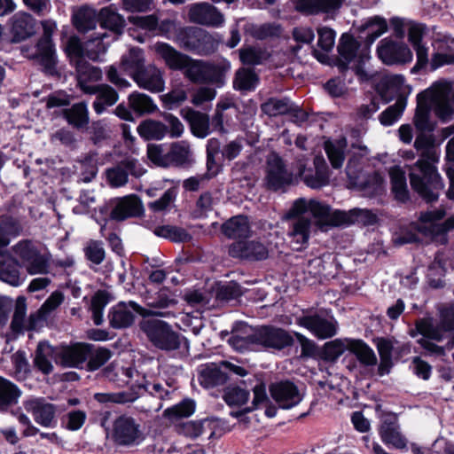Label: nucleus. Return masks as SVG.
I'll list each match as a JSON object with an SVG mask.
<instances>
[{"mask_svg":"<svg viewBox=\"0 0 454 454\" xmlns=\"http://www.w3.org/2000/svg\"><path fill=\"white\" fill-rule=\"evenodd\" d=\"M414 147L421 153L420 159L409 166L411 185L427 202L435 201L443 189V183L433 165L437 160L433 137L427 132H419L414 141Z\"/></svg>","mask_w":454,"mask_h":454,"instance_id":"1","label":"nucleus"},{"mask_svg":"<svg viewBox=\"0 0 454 454\" xmlns=\"http://www.w3.org/2000/svg\"><path fill=\"white\" fill-rule=\"evenodd\" d=\"M156 54L166 67L173 71H182L184 76L193 83L223 84V70L214 63L195 59L166 43L158 42L153 45Z\"/></svg>","mask_w":454,"mask_h":454,"instance_id":"2","label":"nucleus"},{"mask_svg":"<svg viewBox=\"0 0 454 454\" xmlns=\"http://www.w3.org/2000/svg\"><path fill=\"white\" fill-rule=\"evenodd\" d=\"M434 105L435 115L442 122H448L454 118V90L450 82H440L417 97V107L413 117V124L419 132H432L434 123L431 121L430 106Z\"/></svg>","mask_w":454,"mask_h":454,"instance_id":"3","label":"nucleus"},{"mask_svg":"<svg viewBox=\"0 0 454 454\" xmlns=\"http://www.w3.org/2000/svg\"><path fill=\"white\" fill-rule=\"evenodd\" d=\"M445 215L446 212L443 208L422 212L418 223L401 229L400 233H396L393 237L394 244L403 246L417 242L419 241L417 232L431 238L432 240L437 243L446 244L448 242L447 233L454 230V215L439 223L438 221L442 220Z\"/></svg>","mask_w":454,"mask_h":454,"instance_id":"4","label":"nucleus"},{"mask_svg":"<svg viewBox=\"0 0 454 454\" xmlns=\"http://www.w3.org/2000/svg\"><path fill=\"white\" fill-rule=\"evenodd\" d=\"M42 26L43 34L36 44L35 53L30 56V59L46 75L59 77L60 73L58 70V57L51 40L55 26L48 21H43Z\"/></svg>","mask_w":454,"mask_h":454,"instance_id":"5","label":"nucleus"},{"mask_svg":"<svg viewBox=\"0 0 454 454\" xmlns=\"http://www.w3.org/2000/svg\"><path fill=\"white\" fill-rule=\"evenodd\" d=\"M176 41L181 48L201 56L215 52L218 45L211 34L197 27L180 28Z\"/></svg>","mask_w":454,"mask_h":454,"instance_id":"6","label":"nucleus"},{"mask_svg":"<svg viewBox=\"0 0 454 454\" xmlns=\"http://www.w3.org/2000/svg\"><path fill=\"white\" fill-rule=\"evenodd\" d=\"M140 329L149 340L162 350H176L180 347L178 333L174 332L169 325L162 320L144 319L139 324Z\"/></svg>","mask_w":454,"mask_h":454,"instance_id":"7","label":"nucleus"},{"mask_svg":"<svg viewBox=\"0 0 454 454\" xmlns=\"http://www.w3.org/2000/svg\"><path fill=\"white\" fill-rule=\"evenodd\" d=\"M14 308L11 322V333L6 334V341L18 338L24 334L26 329L27 299L25 296H19L15 305L13 300L7 296H0V326H4L8 321L9 314Z\"/></svg>","mask_w":454,"mask_h":454,"instance_id":"8","label":"nucleus"},{"mask_svg":"<svg viewBox=\"0 0 454 454\" xmlns=\"http://www.w3.org/2000/svg\"><path fill=\"white\" fill-rule=\"evenodd\" d=\"M145 439L141 425L132 417H118L113 425V440L119 446L134 447Z\"/></svg>","mask_w":454,"mask_h":454,"instance_id":"9","label":"nucleus"},{"mask_svg":"<svg viewBox=\"0 0 454 454\" xmlns=\"http://www.w3.org/2000/svg\"><path fill=\"white\" fill-rule=\"evenodd\" d=\"M264 182L269 190L277 192L293 184L294 176L286 168L282 158L276 153H270L266 160Z\"/></svg>","mask_w":454,"mask_h":454,"instance_id":"10","label":"nucleus"},{"mask_svg":"<svg viewBox=\"0 0 454 454\" xmlns=\"http://www.w3.org/2000/svg\"><path fill=\"white\" fill-rule=\"evenodd\" d=\"M135 313H137L143 317L164 315L162 313L145 309L132 301L129 302L120 301L109 311V324L114 329L128 328L132 325L135 321Z\"/></svg>","mask_w":454,"mask_h":454,"instance_id":"11","label":"nucleus"},{"mask_svg":"<svg viewBox=\"0 0 454 454\" xmlns=\"http://www.w3.org/2000/svg\"><path fill=\"white\" fill-rule=\"evenodd\" d=\"M310 215L314 223L321 231L343 225L344 211L333 210L332 207L317 200H310Z\"/></svg>","mask_w":454,"mask_h":454,"instance_id":"12","label":"nucleus"},{"mask_svg":"<svg viewBox=\"0 0 454 454\" xmlns=\"http://www.w3.org/2000/svg\"><path fill=\"white\" fill-rule=\"evenodd\" d=\"M358 43L352 36L344 35L340 38V42L338 45L339 59L337 60V67L340 71L343 72L348 68V64L354 61V66L350 68L354 69L356 74H361V62L364 59H368L367 53H363L357 57Z\"/></svg>","mask_w":454,"mask_h":454,"instance_id":"13","label":"nucleus"},{"mask_svg":"<svg viewBox=\"0 0 454 454\" xmlns=\"http://www.w3.org/2000/svg\"><path fill=\"white\" fill-rule=\"evenodd\" d=\"M254 338L256 344L278 350L292 346L294 343V339L287 331L270 325L256 328Z\"/></svg>","mask_w":454,"mask_h":454,"instance_id":"14","label":"nucleus"},{"mask_svg":"<svg viewBox=\"0 0 454 454\" xmlns=\"http://www.w3.org/2000/svg\"><path fill=\"white\" fill-rule=\"evenodd\" d=\"M145 173L141 163L134 158H125L106 170L107 180L111 186L121 187L128 183L129 175L140 177Z\"/></svg>","mask_w":454,"mask_h":454,"instance_id":"15","label":"nucleus"},{"mask_svg":"<svg viewBox=\"0 0 454 454\" xmlns=\"http://www.w3.org/2000/svg\"><path fill=\"white\" fill-rule=\"evenodd\" d=\"M377 52L379 58L387 65L409 63L413 58L411 51L406 44L387 38L380 42Z\"/></svg>","mask_w":454,"mask_h":454,"instance_id":"16","label":"nucleus"},{"mask_svg":"<svg viewBox=\"0 0 454 454\" xmlns=\"http://www.w3.org/2000/svg\"><path fill=\"white\" fill-rule=\"evenodd\" d=\"M188 17L191 22L207 27H218L224 23L223 14L215 5L207 2L191 4Z\"/></svg>","mask_w":454,"mask_h":454,"instance_id":"17","label":"nucleus"},{"mask_svg":"<svg viewBox=\"0 0 454 454\" xmlns=\"http://www.w3.org/2000/svg\"><path fill=\"white\" fill-rule=\"evenodd\" d=\"M303 159L297 160L298 174L302 177L307 186L312 189H319L329 183V170L325 159L316 156L314 159L315 171H307Z\"/></svg>","mask_w":454,"mask_h":454,"instance_id":"18","label":"nucleus"},{"mask_svg":"<svg viewBox=\"0 0 454 454\" xmlns=\"http://www.w3.org/2000/svg\"><path fill=\"white\" fill-rule=\"evenodd\" d=\"M297 324L321 340L332 338L337 333V322L332 317L327 318L317 314L300 317Z\"/></svg>","mask_w":454,"mask_h":454,"instance_id":"19","label":"nucleus"},{"mask_svg":"<svg viewBox=\"0 0 454 454\" xmlns=\"http://www.w3.org/2000/svg\"><path fill=\"white\" fill-rule=\"evenodd\" d=\"M229 254L250 262L263 261L269 257V249L258 240L238 241L230 246Z\"/></svg>","mask_w":454,"mask_h":454,"instance_id":"20","label":"nucleus"},{"mask_svg":"<svg viewBox=\"0 0 454 454\" xmlns=\"http://www.w3.org/2000/svg\"><path fill=\"white\" fill-rule=\"evenodd\" d=\"M140 89L158 93L164 90L163 72L154 65L145 66L131 77Z\"/></svg>","mask_w":454,"mask_h":454,"instance_id":"21","label":"nucleus"},{"mask_svg":"<svg viewBox=\"0 0 454 454\" xmlns=\"http://www.w3.org/2000/svg\"><path fill=\"white\" fill-rule=\"evenodd\" d=\"M91 351V344L78 342L63 346L58 353V361L64 367L82 368L88 360Z\"/></svg>","mask_w":454,"mask_h":454,"instance_id":"22","label":"nucleus"},{"mask_svg":"<svg viewBox=\"0 0 454 454\" xmlns=\"http://www.w3.org/2000/svg\"><path fill=\"white\" fill-rule=\"evenodd\" d=\"M74 67L76 72L77 86L83 93L93 95L98 86L93 83L102 79V70L86 60H79Z\"/></svg>","mask_w":454,"mask_h":454,"instance_id":"23","label":"nucleus"},{"mask_svg":"<svg viewBox=\"0 0 454 454\" xmlns=\"http://www.w3.org/2000/svg\"><path fill=\"white\" fill-rule=\"evenodd\" d=\"M270 391L272 398L283 409H290L302 399L297 387L289 380L271 384Z\"/></svg>","mask_w":454,"mask_h":454,"instance_id":"24","label":"nucleus"},{"mask_svg":"<svg viewBox=\"0 0 454 454\" xmlns=\"http://www.w3.org/2000/svg\"><path fill=\"white\" fill-rule=\"evenodd\" d=\"M20 262L0 250V280L12 286H20L26 276L20 272Z\"/></svg>","mask_w":454,"mask_h":454,"instance_id":"25","label":"nucleus"},{"mask_svg":"<svg viewBox=\"0 0 454 454\" xmlns=\"http://www.w3.org/2000/svg\"><path fill=\"white\" fill-rule=\"evenodd\" d=\"M311 226V220L305 216L296 217L291 222L287 236L294 249L301 250L308 245Z\"/></svg>","mask_w":454,"mask_h":454,"instance_id":"26","label":"nucleus"},{"mask_svg":"<svg viewBox=\"0 0 454 454\" xmlns=\"http://www.w3.org/2000/svg\"><path fill=\"white\" fill-rule=\"evenodd\" d=\"M296 10L310 15L332 14L340 9L345 0H294Z\"/></svg>","mask_w":454,"mask_h":454,"instance_id":"27","label":"nucleus"},{"mask_svg":"<svg viewBox=\"0 0 454 454\" xmlns=\"http://www.w3.org/2000/svg\"><path fill=\"white\" fill-rule=\"evenodd\" d=\"M415 326L416 329L411 332L412 337H415L417 333L422 335L421 338H427L429 340L439 342L450 336V333L441 321L436 323L431 317L418 320Z\"/></svg>","mask_w":454,"mask_h":454,"instance_id":"28","label":"nucleus"},{"mask_svg":"<svg viewBox=\"0 0 454 454\" xmlns=\"http://www.w3.org/2000/svg\"><path fill=\"white\" fill-rule=\"evenodd\" d=\"M142 204L136 195L125 196L119 199L111 211V219L121 222L130 217L137 216L142 212Z\"/></svg>","mask_w":454,"mask_h":454,"instance_id":"29","label":"nucleus"},{"mask_svg":"<svg viewBox=\"0 0 454 454\" xmlns=\"http://www.w3.org/2000/svg\"><path fill=\"white\" fill-rule=\"evenodd\" d=\"M254 335L255 329L247 324L239 323L232 329L228 343L234 349L243 352L248 349L250 345L256 344Z\"/></svg>","mask_w":454,"mask_h":454,"instance_id":"30","label":"nucleus"},{"mask_svg":"<svg viewBox=\"0 0 454 454\" xmlns=\"http://www.w3.org/2000/svg\"><path fill=\"white\" fill-rule=\"evenodd\" d=\"M380 434L382 442L386 444H391L396 449L406 447V439L399 432L396 419L392 415L387 416L382 420L380 427Z\"/></svg>","mask_w":454,"mask_h":454,"instance_id":"31","label":"nucleus"},{"mask_svg":"<svg viewBox=\"0 0 454 454\" xmlns=\"http://www.w3.org/2000/svg\"><path fill=\"white\" fill-rule=\"evenodd\" d=\"M104 376L110 382H113L118 387H123L135 381L136 379L141 380L140 373L132 367H120L115 364H110L103 371Z\"/></svg>","mask_w":454,"mask_h":454,"instance_id":"32","label":"nucleus"},{"mask_svg":"<svg viewBox=\"0 0 454 454\" xmlns=\"http://www.w3.org/2000/svg\"><path fill=\"white\" fill-rule=\"evenodd\" d=\"M169 167L186 168L193 164V153L191 145L186 141L172 143L168 150Z\"/></svg>","mask_w":454,"mask_h":454,"instance_id":"33","label":"nucleus"},{"mask_svg":"<svg viewBox=\"0 0 454 454\" xmlns=\"http://www.w3.org/2000/svg\"><path fill=\"white\" fill-rule=\"evenodd\" d=\"M227 379L226 373L215 364H205L199 369L198 380L205 388L223 385L227 381Z\"/></svg>","mask_w":454,"mask_h":454,"instance_id":"34","label":"nucleus"},{"mask_svg":"<svg viewBox=\"0 0 454 454\" xmlns=\"http://www.w3.org/2000/svg\"><path fill=\"white\" fill-rule=\"evenodd\" d=\"M184 118L190 125L192 133L199 137L204 138L210 133V120L207 114L188 108Z\"/></svg>","mask_w":454,"mask_h":454,"instance_id":"35","label":"nucleus"},{"mask_svg":"<svg viewBox=\"0 0 454 454\" xmlns=\"http://www.w3.org/2000/svg\"><path fill=\"white\" fill-rule=\"evenodd\" d=\"M98 14L96 10L89 6H82L74 12L73 23L80 33H87L96 28Z\"/></svg>","mask_w":454,"mask_h":454,"instance_id":"36","label":"nucleus"},{"mask_svg":"<svg viewBox=\"0 0 454 454\" xmlns=\"http://www.w3.org/2000/svg\"><path fill=\"white\" fill-rule=\"evenodd\" d=\"M63 116L69 125L81 129L88 126L90 115L87 104L79 102L63 110Z\"/></svg>","mask_w":454,"mask_h":454,"instance_id":"37","label":"nucleus"},{"mask_svg":"<svg viewBox=\"0 0 454 454\" xmlns=\"http://www.w3.org/2000/svg\"><path fill=\"white\" fill-rule=\"evenodd\" d=\"M223 233L230 239L247 238L251 235L249 221L247 216L236 215L222 226Z\"/></svg>","mask_w":454,"mask_h":454,"instance_id":"38","label":"nucleus"},{"mask_svg":"<svg viewBox=\"0 0 454 454\" xmlns=\"http://www.w3.org/2000/svg\"><path fill=\"white\" fill-rule=\"evenodd\" d=\"M64 301V294L59 291L53 292L43 302L36 314L30 315V330L34 329L41 322H45L50 314L56 309Z\"/></svg>","mask_w":454,"mask_h":454,"instance_id":"39","label":"nucleus"},{"mask_svg":"<svg viewBox=\"0 0 454 454\" xmlns=\"http://www.w3.org/2000/svg\"><path fill=\"white\" fill-rule=\"evenodd\" d=\"M21 391L11 380L0 376V412L9 411L18 403Z\"/></svg>","mask_w":454,"mask_h":454,"instance_id":"40","label":"nucleus"},{"mask_svg":"<svg viewBox=\"0 0 454 454\" xmlns=\"http://www.w3.org/2000/svg\"><path fill=\"white\" fill-rule=\"evenodd\" d=\"M98 20L103 28H107L117 35H121L125 27L124 18L117 12L114 5L102 8L98 13Z\"/></svg>","mask_w":454,"mask_h":454,"instance_id":"41","label":"nucleus"},{"mask_svg":"<svg viewBox=\"0 0 454 454\" xmlns=\"http://www.w3.org/2000/svg\"><path fill=\"white\" fill-rule=\"evenodd\" d=\"M93 95H97L93 102V109L98 114H101L107 106H114L119 98L117 91L107 84H98Z\"/></svg>","mask_w":454,"mask_h":454,"instance_id":"42","label":"nucleus"},{"mask_svg":"<svg viewBox=\"0 0 454 454\" xmlns=\"http://www.w3.org/2000/svg\"><path fill=\"white\" fill-rule=\"evenodd\" d=\"M51 257L46 247L30 246V275L48 273Z\"/></svg>","mask_w":454,"mask_h":454,"instance_id":"43","label":"nucleus"},{"mask_svg":"<svg viewBox=\"0 0 454 454\" xmlns=\"http://www.w3.org/2000/svg\"><path fill=\"white\" fill-rule=\"evenodd\" d=\"M109 37L106 32H98L90 36L85 43V56L92 61H98L104 55L109 46V42L106 39Z\"/></svg>","mask_w":454,"mask_h":454,"instance_id":"44","label":"nucleus"},{"mask_svg":"<svg viewBox=\"0 0 454 454\" xmlns=\"http://www.w3.org/2000/svg\"><path fill=\"white\" fill-rule=\"evenodd\" d=\"M240 61L247 66H258L265 63L270 57L266 48L247 45L239 50Z\"/></svg>","mask_w":454,"mask_h":454,"instance_id":"45","label":"nucleus"},{"mask_svg":"<svg viewBox=\"0 0 454 454\" xmlns=\"http://www.w3.org/2000/svg\"><path fill=\"white\" fill-rule=\"evenodd\" d=\"M137 130L145 140H160L168 133V128L164 123L153 119L141 121Z\"/></svg>","mask_w":454,"mask_h":454,"instance_id":"46","label":"nucleus"},{"mask_svg":"<svg viewBox=\"0 0 454 454\" xmlns=\"http://www.w3.org/2000/svg\"><path fill=\"white\" fill-rule=\"evenodd\" d=\"M11 41L20 43L28 38V14L24 12L15 13L9 21Z\"/></svg>","mask_w":454,"mask_h":454,"instance_id":"47","label":"nucleus"},{"mask_svg":"<svg viewBox=\"0 0 454 454\" xmlns=\"http://www.w3.org/2000/svg\"><path fill=\"white\" fill-rule=\"evenodd\" d=\"M325 150L332 167L333 168H341L345 160V153L347 150L346 138L325 142Z\"/></svg>","mask_w":454,"mask_h":454,"instance_id":"48","label":"nucleus"},{"mask_svg":"<svg viewBox=\"0 0 454 454\" xmlns=\"http://www.w3.org/2000/svg\"><path fill=\"white\" fill-rule=\"evenodd\" d=\"M389 176L392 184V192L395 199L404 202L409 199L405 172L398 166L390 168Z\"/></svg>","mask_w":454,"mask_h":454,"instance_id":"49","label":"nucleus"},{"mask_svg":"<svg viewBox=\"0 0 454 454\" xmlns=\"http://www.w3.org/2000/svg\"><path fill=\"white\" fill-rule=\"evenodd\" d=\"M128 102L129 107L139 115L152 114L157 109L151 97L138 91L132 92Z\"/></svg>","mask_w":454,"mask_h":454,"instance_id":"50","label":"nucleus"},{"mask_svg":"<svg viewBox=\"0 0 454 454\" xmlns=\"http://www.w3.org/2000/svg\"><path fill=\"white\" fill-rule=\"evenodd\" d=\"M293 109L294 103L286 98H270L261 105L262 112L270 117L287 114Z\"/></svg>","mask_w":454,"mask_h":454,"instance_id":"51","label":"nucleus"},{"mask_svg":"<svg viewBox=\"0 0 454 454\" xmlns=\"http://www.w3.org/2000/svg\"><path fill=\"white\" fill-rule=\"evenodd\" d=\"M21 227L19 222L11 216L0 217V247L9 245L12 239L20 235Z\"/></svg>","mask_w":454,"mask_h":454,"instance_id":"52","label":"nucleus"},{"mask_svg":"<svg viewBox=\"0 0 454 454\" xmlns=\"http://www.w3.org/2000/svg\"><path fill=\"white\" fill-rule=\"evenodd\" d=\"M213 421L204 419L200 421H188L179 426L178 432L191 438H197L203 434L208 433L209 437L213 435Z\"/></svg>","mask_w":454,"mask_h":454,"instance_id":"53","label":"nucleus"},{"mask_svg":"<svg viewBox=\"0 0 454 454\" xmlns=\"http://www.w3.org/2000/svg\"><path fill=\"white\" fill-rule=\"evenodd\" d=\"M349 351L355 354L358 361L364 365L377 364L374 351L361 340H349Z\"/></svg>","mask_w":454,"mask_h":454,"instance_id":"54","label":"nucleus"},{"mask_svg":"<svg viewBox=\"0 0 454 454\" xmlns=\"http://www.w3.org/2000/svg\"><path fill=\"white\" fill-rule=\"evenodd\" d=\"M344 215L343 225L353 223L372 225L377 222V215L369 209L353 208L349 211H344Z\"/></svg>","mask_w":454,"mask_h":454,"instance_id":"55","label":"nucleus"},{"mask_svg":"<svg viewBox=\"0 0 454 454\" xmlns=\"http://www.w3.org/2000/svg\"><path fill=\"white\" fill-rule=\"evenodd\" d=\"M258 81L259 78L253 70L241 67L235 74L233 87L238 90H253Z\"/></svg>","mask_w":454,"mask_h":454,"instance_id":"56","label":"nucleus"},{"mask_svg":"<svg viewBox=\"0 0 454 454\" xmlns=\"http://www.w3.org/2000/svg\"><path fill=\"white\" fill-rule=\"evenodd\" d=\"M64 51L72 66H74L79 60H85V43H82L77 35H71L67 39Z\"/></svg>","mask_w":454,"mask_h":454,"instance_id":"57","label":"nucleus"},{"mask_svg":"<svg viewBox=\"0 0 454 454\" xmlns=\"http://www.w3.org/2000/svg\"><path fill=\"white\" fill-rule=\"evenodd\" d=\"M223 400L229 406H241L249 398V391L240 385H230L224 388Z\"/></svg>","mask_w":454,"mask_h":454,"instance_id":"58","label":"nucleus"},{"mask_svg":"<svg viewBox=\"0 0 454 454\" xmlns=\"http://www.w3.org/2000/svg\"><path fill=\"white\" fill-rule=\"evenodd\" d=\"M53 348L46 342H40L35 357V365L43 373H50L52 369L51 358Z\"/></svg>","mask_w":454,"mask_h":454,"instance_id":"59","label":"nucleus"},{"mask_svg":"<svg viewBox=\"0 0 454 454\" xmlns=\"http://www.w3.org/2000/svg\"><path fill=\"white\" fill-rule=\"evenodd\" d=\"M405 107L406 98L399 97L394 105L389 106L380 114L379 117L380 123L384 126L394 124L402 116Z\"/></svg>","mask_w":454,"mask_h":454,"instance_id":"60","label":"nucleus"},{"mask_svg":"<svg viewBox=\"0 0 454 454\" xmlns=\"http://www.w3.org/2000/svg\"><path fill=\"white\" fill-rule=\"evenodd\" d=\"M98 159L96 153H90L78 161L76 168L81 171L80 181L90 183L95 178L98 173Z\"/></svg>","mask_w":454,"mask_h":454,"instance_id":"61","label":"nucleus"},{"mask_svg":"<svg viewBox=\"0 0 454 454\" xmlns=\"http://www.w3.org/2000/svg\"><path fill=\"white\" fill-rule=\"evenodd\" d=\"M121 66L124 70L132 77L136 71L145 67L143 51L140 49L132 48L127 55L121 58Z\"/></svg>","mask_w":454,"mask_h":454,"instance_id":"62","label":"nucleus"},{"mask_svg":"<svg viewBox=\"0 0 454 454\" xmlns=\"http://www.w3.org/2000/svg\"><path fill=\"white\" fill-rule=\"evenodd\" d=\"M129 386L128 390L116 392V403L125 404L135 402L140 396V391L146 387L145 377L142 376L141 380L136 379Z\"/></svg>","mask_w":454,"mask_h":454,"instance_id":"63","label":"nucleus"},{"mask_svg":"<svg viewBox=\"0 0 454 454\" xmlns=\"http://www.w3.org/2000/svg\"><path fill=\"white\" fill-rule=\"evenodd\" d=\"M347 349L349 350V340L336 339L326 342L324 346L323 358L328 362H335Z\"/></svg>","mask_w":454,"mask_h":454,"instance_id":"64","label":"nucleus"}]
</instances>
